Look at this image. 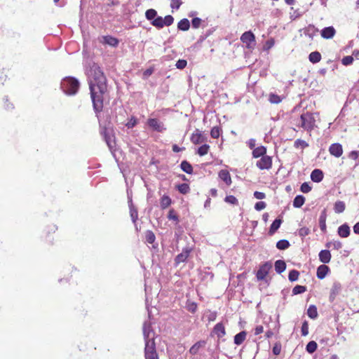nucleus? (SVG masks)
<instances>
[{
	"label": "nucleus",
	"instance_id": "f257e3e1",
	"mask_svg": "<svg viewBox=\"0 0 359 359\" xmlns=\"http://www.w3.org/2000/svg\"><path fill=\"white\" fill-rule=\"evenodd\" d=\"M89 88L93 107L97 114L103 109L104 95L107 91V79L101 68L94 64L90 70Z\"/></svg>",
	"mask_w": 359,
	"mask_h": 359
},
{
	"label": "nucleus",
	"instance_id": "f03ea898",
	"mask_svg": "<svg viewBox=\"0 0 359 359\" xmlns=\"http://www.w3.org/2000/svg\"><path fill=\"white\" fill-rule=\"evenodd\" d=\"M60 88L66 95H74L80 88V83L75 77L67 76L62 80Z\"/></svg>",
	"mask_w": 359,
	"mask_h": 359
},
{
	"label": "nucleus",
	"instance_id": "7ed1b4c3",
	"mask_svg": "<svg viewBox=\"0 0 359 359\" xmlns=\"http://www.w3.org/2000/svg\"><path fill=\"white\" fill-rule=\"evenodd\" d=\"M297 127L302 128L304 130L311 133L316 126V118L313 114L306 111L301 114Z\"/></svg>",
	"mask_w": 359,
	"mask_h": 359
},
{
	"label": "nucleus",
	"instance_id": "20e7f679",
	"mask_svg": "<svg viewBox=\"0 0 359 359\" xmlns=\"http://www.w3.org/2000/svg\"><path fill=\"white\" fill-rule=\"evenodd\" d=\"M100 134L103 136L105 142L107 143L109 150L114 155L116 142L114 135L112 133V130L109 128L104 127L100 130Z\"/></svg>",
	"mask_w": 359,
	"mask_h": 359
},
{
	"label": "nucleus",
	"instance_id": "39448f33",
	"mask_svg": "<svg viewBox=\"0 0 359 359\" xmlns=\"http://www.w3.org/2000/svg\"><path fill=\"white\" fill-rule=\"evenodd\" d=\"M145 359H159L156 350L155 341L147 342L144 347Z\"/></svg>",
	"mask_w": 359,
	"mask_h": 359
},
{
	"label": "nucleus",
	"instance_id": "423d86ee",
	"mask_svg": "<svg viewBox=\"0 0 359 359\" xmlns=\"http://www.w3.org/2000/svg\"><path fill=\"white\" fill-rule=\"evenodd\" d=\"M142 331L145 344L147 342H151L152 341H154V332L151 327V323L149 320L144 321L143 324Z\"/></svg>",
	"mask_w": 359,
	"mask_h": 359
},
{
	"label": "nucleus",
	"instance_id": "0eeeda50",
	"mask_svg": "<svg viewBox=\"0 0 359 359\" xmlns=\"http://www.w3.org/2000/svg\"><path fill=\"white\" fill-rule=\"evenodd\" d=\"M241 41L247 48H252L255 46V36L251 31L245 32L241 36Z\"/></svg>",
	"mask_w": 359,
	"mask_h": 359
},
{
	"label": "nucleus",
	"instance_id": "6e6552de",
	"mask_svg": "<svg viewBox=\"0 0 359 359\" xmlns=\"http://www.w3.org/2000/svg\"><path fill=\"white\" fill-rule=\"evenodd\" d=\"M272 268V264L270 262H266L259 266V268L256 273V278L258 280H263L269 273Z\"/></svg>",
	"mask_w": 359,
	"mask_h": 359
},
{
	"label": "nucleus",
	"instance_id": "1a4fd4ad",
	"mask_svg": "<svg viewBox=\"0 0 359 359\" xmlns=\"http://www.w3.org/2000/svg\"><path fill=\"white\" fill-rule=\"evenodd\" d=\"M192 251V248L189 246H187L182 249L181 253L177 255L175 258V265L177 266L180 263L185 262L190 255V253Z\"/></svg>",
	"mask_w": 359,
	"mask_h": 359
},
{
	"label": "nucleus",
	"instance_id": "9d476101",
	"mask_svg": "<svg viewBox=\"0 0 359 359\" xmlns=\"http://www.w3.org/2000/svg\"><path fill=\"white\" fill-rule=\"evenodd\" d=\"M256 165L260 170H269L272 167V158L267 155L262 156L257 161Z\"/></svg>",
	"mask_w": 359,
	"mask_h": 359
},
{
	"label": "nucleus",
	"instance_id": "9b49d317",
	"mask_svg": "<svg viewBox=\"0 0 359 359\" xmlns=\"http://www.w3.org/2000/svg\"><path fill=\"white\" fill-rule=\"evenodd\" d=\"M147 124L149 128H151L153 130L158 132V133H163L166 130V128L164 126V124L161 122L157 118H149L147 120Z\"/></svg>",
	"mask_w": 359,
	"mask_h": 359
},
{
	"label": "nucleus",
	"instance_id": "f8f14e48",
	"mask_svg": "<svg viewBox=\"0 0 359 359\" xmlns=\"http://www.w3.org/2000/svg\"><path fill=\"white\" fill-rule=\"evenodd\" d=\"M128 194V207L130 209V216L131 217V220L134 224L137 222V220L138 219V212L137 209L135 207L133 199H132V194L129 193L128 191H127Z\"/></svg>",
	"mask_w": 359,
	"mask_h": 359
},
{
	"label": "nucleus",
	"instance_id": "ddd939ff",
	"mask_svg": "<svg viewBox=\"0 0 359 359\" xmlns=\"http://www.w3.org/2000/svg\"><path fill=\"white\" fill-rule=\"evenodd\" d=\"M341 290V285L339 282H334L332 288L330 290L329 300L330 302H333L336 297L340 293Z\"/></svg>",
	"mask_w": 359,
	"mask_h": 359
},
{
	"label": "nucleus",
	"instance_id": "4468645a",
	"mask_svg": "<svg viewBox=\"0 0 359 359\" xmlns=\"http://www.w3.org/2000/svg\"><path fill=\"white\" fill-rule=\"evenodd\" d=\"M191 142L194 144H199L205 141V137L199 129H196L191 136Z\"/></svg>",
	"mask_w": 359,
	"mask_h": 359
},
{
	"label": "nucleus",
	"instance_id": "2eb2a0df",
	"mask_svg": "<svg viewBox=\"0 0 359 359\" xmlns=\"http://www.w3.org/2000/svg\"><path fill=\"white\" fill-rule=\"evenodd\" d=\"M329 151L331 155L339 158L343 153L342 146L339 143H333L330 146Z\"/></svg>",
	"mask_w": 359,
	"mask_h": 359
},
{
	"label": "nucleus",
	"instance_id": "dca6fc26",
	"mask_svg": "<svg viewBox=\"0 0 359 359\" xmlns=\"http://www.w3.org/2000/svg\"><path fill=\"white\" fill-rule=\"evenodd\" d=\"M215 334L218 338H222L226 334L224 325L222 323H217L211 332V335Z\"/></svg>",
	"mask_w": 359,
	"mask_h": 359
},
{
	"label": "nucleus",
	"instance_id": "f3484780",
	"mask_svg": "<svg viewBox=\"0 0 359 359\" xmlns=\"http://www.w3.org/2000/svg\"><path fill=\"white\" fill-rule=\"evenodd\" d=\"M330 268L328 266L325 265V264L320 265L317 268L316 276L318 279H323L330 272Z\"/></svg>",
	"mask_w": 359,
	"mask_h": 359
},
{
	"label": "nucleus",
	"instance_id": "a211bd4d",
	"mask_svg": "<svg viewBox=\"0 0 359 359\" xmlns=\"http://www.w3.org/2000/svg\"><path fill=\"white\" fill-rule=\"evenodd\" d=\"M337 233L341 238L348 237L351 233L349 226L346 223L339 226L337 229Z\"/></svg>",
	"mask_w": 359,
	"mask_h": 359
},
{
	"label": "nucleus",
	"instance_id": "6ab92c4d",
	"mask_svg": "<svg viewBox=\"0 0 359 359\" xmlns=\"http://www.w3.org/2000/svg\"><path fill=\"white\" fill-rule=\"evenodd\" d=\"M206 344V341L205 340H200L197 342H196L190 348H189V353L192 355H196L200 348L204 347Z\"/></svg>",
	"mask_w": 359,
	"mask_h": 359
},
{
	"label": "nucleus",
	"instance_id": "aec40b11",
	"mask_svg": "<svg viewBox=\"0 0 359 359\" xmlns=\"http://www.w3.org/2000/svg\"><path fill=\"white\" fill-rule=\"evenodd\" d=\"M336 33L334 28L332 26L326 27L321 30V36L324 39H332Z\"/></svg>",
	"mask_w": 359,
	"mask_h": 359
},
{
	"label": "nucleus",
	"instance_id": "412c9836",
	"mask_svg": "<svg viewBox=\"0 0 359 359\" xmlns=\"http://www.w3.org/2000/svg\"><path fill=\"white\" fill-rule=\"evenodd\" d=\"M319 260L323 264H327L331 260V253L328 250H322L318 254Z\"/></svg>",
	"mask_w": 359,
	"mask_h": 359
},
{
	"label": "nucleus",
	"instance_id": "4be33fe9",
	"mask_svg": "<svg viewBox=\"0 0 359 359\" xmlns=\"http://www.w3.org/2000/svg\"><path fill=\"white\" fill-rule=\"evenodd\" d=\"M323 172L320 169H315L311 172V179L314 182H320L323 180Z\"/></svg>",
	"mask_w": 359,
	"mask_h": 359
},
{
	"label": "nucleus",
	"instance_id": "5701e85b",
	"mask_svg": "<svg viewBox=\"0 0 359 359\" xmlns=\"http://www.w3.org/2000/svg\"><path fill=\"white\" fill-rule=\"evenodd\" d=\"M102 43L107 44L111 47H117L119 43V41L117 38H115L110 35H107L103 36Z\"/></svg>",
	"mask_w": 359,
	"mask_h": 359
},
{
	"label": "nucleus",
	"instance_id": "b1692460",
	"mask_svg": "<svg viewBox=\"0 0 359 359\" xmlns=\"http://www.w3.org/2000/svg\"><path fill=\"white\" fill-rule=\"evenodd\" d=\"M219 178L224 181L227 186H230L231 184V178L230 173L226 170H222L219 172Z\"/></svg>",
	"mask_w": 359,
	"mask_h": 359
},
{
	"label": "nucleus",
	"instance_id": "393cba45",
	"mask_svg": "<svg viewBox=\"0 0 359 359\" xmlns=\"http://www.w3.org/2000/svg\"><path fill=\"white\" fill-rule=\"evenodd\" d=\"M326 219H327V212L326 210L324 209L319 217V226L320 228V230L325 233L327 231V226H326Z\"/></svg>",
	"mask_w": 359,
	"mask_h": 359
},
{
	"label": "nucleus",
	"instance_id": "a878e982",
	"mask_svg": "<svg viewBox=\"0 0 359 359\" xmlns=\"http://www.w3.org/2000/svg\"><path fill=\"white\" fill-rule=\"evenodd\" d=\"M266 148L264 146H259V147H255L252 150V157L255 158L264 156H266Z\"/></svg>",
	"mask_w": 359,
	"mask_h": 359
},
{
	"label": "nucleus",
	"instance_id": "bb28decb",
	"mask_svg": "<svg viewBox=\"0 0 359 359\" xmlns=\"http://www.w3.org/2000/svg\"><path fill=\"white\" fill-rule=\"evenodd\" d=\"M283 220L280 218H276L271 224V226L269 230V234L270 236L273 235L277 230L280 228Z\"/></svg>",
	"mask_w": 359,
	"mask_h": 359
},
{
	"label": "nucleus",
	"instance_id": "cd10ccee",
	"mask_svg": "<svg viewBox=\"0 0 359 359\" xmlns=\"http://www.w3.org/2000/svg\"><path fill=\"white\" fill-rule=\"evenodd\" d=\"M247 332L245 331H241L234 336L233 342L236 345H241L243 343L246 338Z\"/></svg>",
	"mask_w": 359,
	"mask_h": 359
},
{
	"label": "nucleus",
	"instance_id": "c85d7f7f",
	"mask_svg": "<svg viewBox=\"0 0 359 359\" xmlns=\"http://www.w3.org/2000/svg\"><path fill=\"white\" fill-rule=\"evenodd\" d=\"M190 28V22L187 18L182 19L177 23V29L181 31H187Z\"/></svg>",
	"mask_w": 359,
	"mask_h": 359
},
{
	"label": "nucleus",
	"instance_id": "c756f323",
	"mask_svg": "<svg viewBox=\"0 0 359 359\" xmlns=\"http://www.w3.org/2000/svg\"><path fill=\"white\" fill-rule=\"evenodd\" d=\"M275 270L277 273H282L286 269V264L285 261L278 259L276 261L275 264Z\"/></svg>",
	"mask_w": 359,
	"mask_h": 359
},
{
	"label": "nucleus",
	"instance_id": "7c9ffc66",
	"mask_svg": "<svg viewBox=\"0 0 359 359\" xmlns=\"http://www.w3.org/2000/svg\"><path fill=\"white\" fill-rule=\"evenodd\" d=\"M180 168L187 174L193 173L192 165L186 160L182 161L180 164Z\"/></svg>",
	"mask_w": 359,
	"mask_h": 359
},
{
	"label": "nucleus",
	"instance_id": "2f4dec72",
	"mask_svg": "<svg viewBox=\"0 0 359 359\" xmlns=\"http://www.w3.org/2000/svg\"><path fill=\"white\" fill-rule=\"evenodd\" d=\"M172 203L170 197L168 195H163L160 201L161 207L162 209H165Z\"/></svg>",
	"mask_w": 359,
	"mask_h": 359
},
{
	"label": "nucleus",
	"instance_id": "473e14b6",
	"mask_svg": "<svg viewBox=\"0 0 359 359\" xmlns=\"http://www.w3.org/2000/svg\"><path fill=\"white\" fill-rule=\"evenodd\" d=\"M305 202V197L302 195H297L293 201V206L296 208H301Z\"/></svg>",
	"mask_w": 359,
	"mask_h": 359
},
{
	"label": "nucleus",
	"instance_id": "72a5a7b5",
	"mask_svg": "<svg viewBox=\"0 0 359 359\" xmlns=\"http://www.w3.org/2000/svg\"><path fill=\"white\" fill-rule=\"evenodd\" d=\"M346 205L344 201H337L334 205V210L336 213H341L345 210Z\"/></svg>",
	"mask_w": 359,
	"mask_h": 359
},
{
	"label": "nucleus",
	"instance_id": "f704fd0d",
	"mask_svg": "<svg viewBox=\"0 0 359 359\" xmlns=\"http://www.w3.org/2000/svg\"><path fill=\"white\" fill-rule=\"evenodd\" d=\"M309 59L311 62L317 63L321 60V54L318 51L311 52L309 55Z\"/></svg>",
	"mask_w": 359,
	"mask_h": 359
},
{
	"label": "nucleus",
	"instance_id": "c9c22d12",
	"mask_svg": "<svg viewBox=\"0 0 359 359\" xmlns=\"http://www.w3.org/2000/svg\"><path fill=\"white\" fill-rule=\"evenodd\" d=\"M307 315L311 319H316L318 317L317 307L315 305H310L307 309Z\"/></svg>",
	"mask_w": 359,
	"mask_h": 359
},
{
	"label": "nucleus",
	"instance_id": "e433bc0d",
	"mask_svg": "<svg viewBox=\"0 0 359 359\" xmlns=\"http://www.w3.org/2000/svg\"><path fill=\"white\" fill-rule=\"evenodd\" d=\"M276 246L280 250H285L290 246V244L287 240L282 239L276 243Z\"/></svg>",
	"mask_w": 359,
	"mask_h": 359
},
{
	"label": "nucleus",
	"instance_id": "4c0bfd02",
	"mask_svg": "<svg viewBox=\"0 0 359 359\" xmlns=\"http://www.w3.org/2000/svg\"><path fill=\"white\" fill-rule=\"evenodd\" d=\"M157 15V11L154 8H149L145 12V18L147 20L150 21V23Z\"/></svg>",
	"mask_w": 359,
	"mask_h": 359
},
{
	"label": "nucleus",
	"instance_id": "58836bf2",
	"mask_svg": "<svg viewBox=\"0 0 359 359\" xmlns=\"http://www.w3.org/2000/svg\"><path fill=\"white\" fill-rule=\"evenodd\" d=\"M154 27H156L158 29H161L163 27V20L161 16H156L151 22Z\"/></svg>",
	"mask_w": 359,
	"mask_h": 359
},
{
	"label": "nucleus",
	"instance_id": "ea45409f",
	"mask_svg": "<svg viewBox=\"0 0 359 359\" xmlns=\"http://www.w3.org/2000/svg\"><path fill=\"white\" fill-rule=\"evenodd\" d=\"M318 348V344L315 341H309L306 346V351L309 353H314Z\"/></svg>",
	"mask_w": 359,
	"mask_h": 359
},
{
	"label": "nucleus",
	"instance_id": "a19ab883",
	"mask_svg": "<svg viewBox=\"0 0 359 359\" xmlns=\"http://www.w3.org/2000/svg\"><path fill=\"white\" fill-rule=\"evenodd\" d=\"M146 242L152 244L156 240V236L154 232L151 230H147L145 233Z\"/></svg>",
	"mask_w": 359,
	"mask_h": 359
},
{
	"label": "nucleus",
	"instance_id": "79ce46f5",
	"mask_svg": "<svg viewBox=\"0 0 359 359\" xmlns=\"http://www.w3.org/2000/svg\"><path fill=\"white\" fill-rule=\"evenodd\" d=\"M177 189L180 193L182 194H186L190 191V188L188 184L182 183L180 184L177 186Z\"/></svg>",
	"mask_w": 359,
	"mask_h": 359
},
{
	"label": "nucleus",
	"instance_id": "37998d69",
	"mask_svg": "<svg viewBox=\"0 0 359 359\" xmlns=\"http://www.w3.org/2000/svg\"><path fill=\"white\" fill-rule=\"evenodd\" d=\"M203 22L204 21L201 18L196 17L191 20V26L194 29H198L200 26L204 27L205 25H202Z\"/></svg>",
	"mask_w": 359,
	"mask_h": 359
},
{
	"label": "nucleus",
	"instance_id": "c03bdc74",
	"mask_svg": "<svg viewBox=\"0 0 359 359\" xmlns=\"http://www.w3.org/2000/svg\"><path fill=\"white\" fill-rule=\"evenodd\" d=\"M306 291V287L303 285H297L292 289V295L302 294Z\"/></svg>",
	"mask_w": 359,
	"mask_h": 359
},
{
	"label": "nucleus",
	"instance_id": "a18cd8bd",
	"mask_svg": "<svg viewBox=\"0 0 359 359\" xmlns=\"http://www.w3.org/2000/svg\"><path fill=\"white\" fill-rule=\"evenodd\" d=\"M209 149L210 146L208 144H204L198 148L197 154L199 156H203L208 154Z\"/></svg>",
	"mask_w": 359,
	"mask_h": 359
},
{
	"label": "nucleus",
	"instance_id": "49530a36",
	"mask_svg": "<svg viewBox=\"0 0 359 359\" xmlns=\"http://www.w3.org/2000/svg\"><path fill=\"white\" fill-rule=\"evenodd\" d=\"M325 245L327 248H330L331 246H332L334 250H338L342 248V243L339 241H333L327 243Z\"/></svg>",
	"mask_w": 359,
	"mask_h": 359
},
{
	"label": "nucleus",
	"instance_id": "de8ad7c7",
	"mask_svg": "<svg viewBox=\"0 0 359 359\" xmlns=\"http://www.w3.org/2000/svg\"><path fill=\"white\" fill-rule=\"evenodd\" d=\"M299 272L297 270L292 269L289 272L288 279L291 282H294L298 280Z\"/></svg>",
	"mask_w": 359,
	"mask_h": 359
},
{
	"label": "nucleus",
	"instance_id": "09e8293b",
	"mask_svg": "<svg viewBox=\"0 0 359 359\" xmlns=\"http://www.w3.org/2000/svg\"><path fill=\"white\" fill-rule=\"evenodd\" d=\"M294 147L296 149H298L299 147H301L302 149H304V148H306L309 147V144L303 140L297 139L294 142Z\"/></svg>",
	"mask_w": 359,
	"mask_h": 359
},
{
	"label": "nucleus",
	"instance_id": "8fccbe9b",
	"mask_svg": "<svg viewBox=\"0 0 359 359\" xmlns=\"http://www.w3.org/2000/svg\"><path fill=\"white\" fill-rule=\"evenodd\" d=\"M290 11L292 12L290 13V19L292 20H294L297 18H299L302 15V13L299 9H294L293 7L290 8Z\"/></svg>",
	"mask_w": 359,
	"mask_h": 359
},
{
	"label": "nucleus",
	"instance_id": "3c124183",
	"mask_svg": "<svg viewBox=\"0 0 359 359\" xmlns=\"http://www.w3.org/2000/svg\"><path fill=\"white\" fill-rule=\"evenodd\" d=\"M168 219L170 220H173L177 223L179 222V217L173 209H170L169 210L168 214Z\"/></svg>",
	"mask_w": 359,
	"mask_h": 359
},
{
	"label": "nucleus",
	"instance_id": "603ef678",
	"mask_svg": "<svg viewBox=\"0 0 359 359\" xmlns=\"http://www.w3.org/2000/svg\"><path fill=\"white\" fill-rule=\"evenodd\" d=\"M137 119L135 116H131L128 121L126 123V126L128 128H133L137 124Z\"/></svg>",
	"mask_w": 359,
	"mask_h": 359
},
{
	"label": "nucleus",
	"instance_id": "864d4df0",
	"mask_svg": "<svg viewBox=\"0 0 359 359\" xmlns=\"http://www.w3.org/2000/svg\"><path fill=\"white\" fill-rule=\"evenodd\" d=\"M224 201L232 205L238 204V199L233 195L226 196L224 198Z\"/></svg>",
	"mask_w": 359,
	"mask_h": 359
},
{
	"label": "nucleus",
	"instance_id": "5fc2aeb1",
	"mask_svg": "<svg viewBox=\"0 0 359 359\" xmlns=\"http://www.w3.org/2000/svg\"><path fill=\"white\" fill-rule=\"evenodd\" d=\"M210 135L212 138L217 139L220 135V128L218 126H215L211 129Z\"/></svg>",
	"mask_w": 359,
	"mask_h": 359
},
{
	"label": "nucleus",
	"instance_id": "6e6d98bb",
	"mask_svg": "<svg viewBox=\"0 0 359 359\" xmlns=\"http://www.w3.org/2000/svg\"><path fill=\"white\" fill-rule=\"evenodd\" d=\"M163 27L164 26H168V27L170 26L174 22V18L170 15H166L164 18H163Z\"/></svg>",
	"mask_w": 359,
	"mask_h": 359
},
{
	"label": "nucleus",
	"instance_id": "4d7b16f0",
	"mask_svg": "<svg viewBox=\"0 0 359 359\" xmlns=\"http://www.w3.org/2000/svg\"><path fill=\"white\" fill-rule=\"evenodd\" d=\"M353 62V57L351 55L345 56L341 60L342 65L345 66L350 65Z\"/></svg>",
	"mask_w": 359,
	"mask_h": 359
},
{
	"label": "nucleus",
	"instance_id": "13d9d810",
	"mask_svg": "<svg viewBox=\"0 0 359 359\" xmlns=\"http://www.w3.org/2000/svg\"><path fill=\"white\" fill-rule=\"evenodd\" d=\"M302 335L306 336L309 334V323L306 320H304L302 323L301 328Z\"/></svg>",
	"mask_w": 359,
	"mask_h": 359
},
{
	"label": "nucleus",
	"instance_id": "bf43d9fd",
	"mask_svg": "<svg viewBox=\"0 0 359 359\" xmlns=\"http://www.w3.org/2000/svg\"><path fill=\"white\" fill-rule=\"evenodd\" d=\"M269 101L273 104H278L281 102V98L277 95L271 94L269 95Z\"/></svg>",
	"mask_w": 359,
	"mask_h": 359
},
{
	"label": "nucleus",
	"instance_id": "052dcab7",
	"mask_svg": "<svg viewBox=\"0 0 359 359\" xmlns=\"http://www.w3.org/2000/svg\"><path fill=\"white\" fill-rule=\"evenodd\" d=\"M310 233V230L307 227H302L298 230V234L300 237L304 238Z\"/></svg>",
	"mask_w": 359,
	"mask_h": 359
},
{
	"label": "nucleus",
	"instance_id": "680f3d73",
	"mask_svg": "<svg viewBox=\"0 0 359 359\" xmlns=\"http://www.w3.org/2000/svg\"><path fill=\"white\" fill-rule=\"evenodd\" d=\"M300 190L303 193H309L311 190V187L309 183L304 182L301 185Z\"/></svg>",
	"mask_w": 359,
	"mask_h": 359
},
{
	"label": "nucleus",
	"instance_id": "e2e57ef3",
	"mask_svg": "<svg viewBox=\"0 0 359 359\" xmlns=\"http://www.w3.org/2000/svg\"><path fill=\"white\" fill-rule=\"evenodd\" d=\"M273 353L276 355H278L281 351V344L279 342H276L272 349Z\"/></svg>",
	"mask_w": 359,
	"mask_h": 359
},
{
	"label": "nucleus",
	"instance_id": "0e129e2a",
	"mask_svg": "<svg viewBox=\"0 0 359 359\" xmlns=\"http://www.w3.org/2000/svg\"><path fill=\"white\" fill-rule=\"evenodd\" d=\"M187 62L186 60H179L176 62V67L179 69H183L186 67Z\"/></svg>",
	"mask_w": 359,
	"mask_h": 359
},
{
	"label": "nucleus",
	"instance_id": "69168bd1",
	"mask_svg": "<svg viewBox=\"0 0 359 359\" xmlns=\"http://www.w3.org/2000/svg\"><path fill=\"white\" fill-rule=\"evenodd\" d=\"M182 2L181 0H171L170 7L172 9L178 10L182 5Z\"/></svg>",
	"mask_w": 359,
	"mask_h": 359
},
{
	"label": "nucleus",
	"instance_id": "338daca9",
	"mask_svg": "<svg viewBox=\"0 0 359 359\" xmlns=\"http://www.w3.org/2000/svg\"><path fill=\"white\" fill-rule=\"evenodd\" d=\"M266 206V204L264 201H259L255 203V209L257 211H261L264 209Z\"/></svg>",
	"mask_w": 359,
	"mask_h": 359
},
{
	"label": "nucleus",
	"instance_id": "774afa93",
	"mask_svg": "<svg viewBox=\"0 0 359 359\" xmlns=\"http://www.w3.org/2000/svg\"><path fill=\"white\" fill-rule=\"evenodd\" d=\"M197 309V304L195 302H191L187 305V310L194 313Z\"/></svg>",
	"mask_w": 359,
	"mask_h": 359
}]
</instances>
